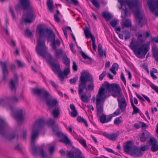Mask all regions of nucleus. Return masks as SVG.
Here are the masks:
<instances>
[{"instance_id": "f257e3e1", "label": "nucleus", "mask_w": 158, "mask_h": 158, "mask_svg": "<svg viewBox=\"0 0 158 158\" xmlns=\"http://www.w3.org/2000/svg\"><path fill=\"white\" fill-rule=\"evenodd\" d=\"M120 4L121 7L119 9H123L122 11L121 17L123 18L122 21V28L129 27L131 26V21L129 19L125 20V17L127 16L128 12L126 6L127 5L129 9L133 11L135 16L139 22V26L142 27L146 23V20L144 18V12L143 10H141L142 2L139 0H118Z\"/></svg>"}, {"instance_id": "f03ea898", "label": "nucleus", "mask_w": 158, "mask_h": 158, "mask_svg": "<svg viewBox=\"0 0 158 158\" xmlns=\"http://www.w3.org/2000/svg\"><path fill=\"white\" fill-rule=\"evenodd\" d=\"M37 30L39 34V38L37 42L36 51L39 55L44 57L46 53L47 48L43 38L44 37H47L49 40V38L50 37L55 39V36L52 31L50 29L39 27H38ZM60 44V42L59 40H55L54 39L52 44V49H56V46H59Z\"/></svg>"}, {"instance_id": "7ed1b4c3", "label": "nucleus", "mask_w": 158, "mask_h": 158, "mask_svg": "<svg viewBox=\"0 0 158 158\" xmlns=\"http://www.w3.org/2000/svg\"><path fill=\"white\" fill-rule=\"evenodd\" d=\"M45 124V121L43 119L36 120L32 126L31 134V151L34 156H39L42 158H47V155L42 148L35 146L34 143L38 136L39 131Z\"/></svg>"}, {"instance_id": "20e7f679", "label": "nucleus", "mask_w": 158, "mask_h": 158, "mask_svg": "<svg viewBox=\"0 0 158 158\" xmlns=\"http://www.w3.org/2000/svg\"><path fill=\"white\" fill-rule=\"evenodd\" d=\"M111 90L113 91L112 96L114 98L123 95L121 89L118 84H109L107 81H105L99 89L96 98L104 101L108 97L107 93Z\"/></svg>"}, {"instance_id": "39448f33", "label": "nucleus", "mask_w": 158, "mask_h": 158, "mask_svg": "<svg viewBox=\"0 0 158 158\" xmlns=\"http://www.w3.org/2000/svg\"><path fill=\"white\" fill-rule=\"evenodd\" d=\"M19 3L20 6L17 5L16 9L18 10L22 7L24 9L21 23L25 24L31 23L35 20L36 15L34 12L33 7L30 4V0H20Z\"/></svg>"}, {"instance_id": "423d86ee", "label": "nucleus", "mask_w": 158, "mask_h": 158, "mask_svg": "<svg viewBox=\"0 0 158 158\" xmlns=\"http://www.w3.org/2000/svg\"><path fill=\"white\" fill-rule=\"evenodd\" d=\"M93 77L88 71L83 72L80 77V82L79 85L78 93L81 100L84 102L87 103L89 102V97L85 94L83 93L86 82L87 81L91 82Z\"/></svg>"}, {"instance_id": "0eeeda50", "label": "nucleus", "mask_w": 158, "mask_h": 158, "mask_svg": "<svg viewBox=\"0 0 158 158\" xmlns=\"http://www.w3.org/2000/svg\"><path fill=\"white\" fill-rule=\"evenodd\" d=\"M34 94L39 97L42 100L45 101L47 105L50 107L57 106L58 101L56 99H51V96L44 88L33 89Z\"/></svg>"}, {"instance_id": "6e6552de", "label": "nucleus", "mask_w": 158, "mask_h": 158, "mask_svg": "<svg viewBox=\"0 0 158 158\" xmlns=\"http://www.w3.org/2000/svg\"><path fill=\"white\" fill-rule=\"evenodd\" d=\"M130 47L137 57L142 58L144 57L149 49V43L143 44L140 47L138 42L133 39Z\"/></svg>"}, {"instance_id": "1a4fd4ad", "label": "nucleus", "mask_w": 158, "mask_h": 158, "mask_svg": "<svg viewBox=\"0 0 158 158\" xmlns=\"http://www.w3.org/2000/svg\"><path fill=\"white\" fill-rule=\"evenodd\" d=\"M48 125L49 126L52 127H53V131L56 132V135L58 136H63V138L60 141L66 144H70L71 143L70 140L68 139L66 135H63V134L61 132L57 131L58 129L57 125H55V121L54 119L50 118L48 123Z\"/></svg>"}, {"instance_id": "9d476101", "label": "nucleus", "mask_w": 158, "mask_h": 158, "mask_svg": "<svg viewBox=\"0 0 158 158\" xmlns=\"http://www.w3.org/2000/svg\"><path fill=\"white\" fill-rule=\"evenodd\" d=\"M104 102V101L96 98V104L97 108V115L99 118L100 122L103 123H106V116L103 114Z\"/></svg>"}, {"instance_id": "9b49d317", "label": "nucleus", "mask_w": 158, "mask_h": 158, "mask_svg": "<svg viewBox=\"0 0 158 158\" xmlns=\"http://www.w3.org/2000/svg\"><path fill=\"white\" fill-rule=\"evenodd\" d=\"M6 106L7 109L10 110L11 115L16 119L21 121L24 119L25 112L22 109H19L16 110L14 107L10 105H6Z\"/></svg>"}, {"instance_id": "f8f14e48", "label": "nucleus", "mask_w": 158, "mask_h": 158, "mask_svg": "<svg viewBox=\"0 0 158 158\" xmlns=\"http://www.w3.org/2000/svg\"><path fill=\"white\" fill-rule=\"evenodd\" d=\"M147 4L151 11L158 16V0H149Z\"/></svg>"}, {"instance_id": "ddd939ff", "label": "nucleus", "mask_w": 158, "mask_h": 158, "mask_svg": "<svg viewBox=\"0 0 158 158\" xmlns=\"http://www.w3.org/2000/svg\"><path fill=\"white\" fill-rule=\"evenodd\" d=\"M74 154L76 155L75 158H85L81 151L76 148H74L73 151L68 152L66 155L69 158H74Z\"/></svg>"}, {"instance_id": "4468645a", "label": "nucleus", "mask_w": 158, "mask_h": 158, "mask_svg": "<svg viewBox=\"0 0 158 158\" xmlns=\"http://www.w3.org/2000/svg\"><path fill=\"white\" fill-rule=\"evenodd\" d=\"M117 100L118 102V106L122 112H124L126 110L127 105V101L123 95L118 97Z\"/></svg>"}, {"instance_id": "2eb2a0df", "label": "nucleus", "mask_w": 158, "mask_h": 158, "mask_svg": "<svg viewBox=\"0 0 158 158\" xmlns=\"http://www.w3.org/2000/svg\"><path fill=\"white\" fill-rule=\"evenodd\" d=\"M135 146L132 141H127L123 144L124 151L127 153H131Z\"/></svg>"}, {"instance_id": "dca6fc26", "label": "nucleus", "mask_w": 158, "mask_h": 158, "mask_svg": "<svg viewBox=\"0 0 158 158\" xmlns=\"http://www.w3.org/2000/svg\"><path fill=\"white\" fill-rule=\"evenodd\" d=\"M149 144L151 146V150L153 152H155L158 150V145L156 144L157 141L154 138H151Z\"/></svg>"}, {"instance_id": "f3484780", "label": "nucleus", "mask_w": 158, "mask_h": 158, "mask_svg": "<svg viewBox=\"0 0 158 158\" xmlns=\"http://www.w3.org/2000/svg\"><path fill=\"white\" fill-rule=\"evenodd\" d=\"M131 153L132 156L135 157H139L142 155L140 148L137 146L134 147V148Z\"/></svg>"}, {"instance_id": "a211bd4d", "label": "nucleus", "mask_w": 158, "mask_h": 158, "mask_svg": "<svg viewBox=\"0 0 158 158\" xmlns=\"http://www.w3.org/2000/svg\"><path fill=\"white\" fill-rule=\"evenodd\" d=\"M8 127L7 123L3 118H0V133L4 131Z\"/></svg>"}, {"instance_id": "6ab92c4d", "label": "nucleus", "mask_w": 158, "mask_h": 158, "mask_svg": "<svg viewBox=\"0 0 158 158\" xmlns=\"http://www.w3.org/2000/svg\"><path fill=\"white\" fill-rule=\"evenodd\" d=\"M18 81L17 76L16 75L15 76V78L14 80H11L9 86L12 91H15L16 86L18 84Z\"/></svg>"}, {"instance_id": "aec40b11", "label": "nucleus", "mask_w": 158, "mask_h": 158, "mask_svg": "<svg viewBox=\"0 0 158 158\" xmlns=\"http://www.w3.org/2000/svg\"><path fill=\"white\" fill-rule=\"evenodd\" d=\"M1 64L2 68L3 79L5 81L8 74V71L6 68V62H1Z\"/></svg>"}, {"instance_id": "412c9836", "label": "nucleus", "mask_w": 158, "mask_h": 158, "mask_svg": "<svg viewBox=\"0 0 158 158\" xmlns=\"http://www.w3.org/2000/svg\"><path fill=\"white\" fill-rule=\"evenodd\" d=\"M119 37L121 39L123 40L124 38L125 40H126L129 39L131 37L130 32L127 31H123V34H119L118 35Z\"/></svg>"}, {"instance_id": "4be33fe9", "label": "nucleus", "mask_w": 158, "mask_h": 158, "mask_svg": "<svg viewBox=\"0 0 158 158\" xmlns=\"http://www.w3.org/2000/svg\"><path fill=\"white\" fill-rule=\"evenodd\" d=\"M103 135L107 139L112 140H115L118 135V133L109 134L106 133H103Z\"/></svg>"}, {"instance_id": "5701e85b", "label": "nucleus", "mask_w": 158, "mask_h": 158, "mask_svg": "<svg viewBox=\"0 0 158 158\" xmlns=\"http://www.w3.org/2000/svg\"><path fill=\"white\" fill-rule=\"evenodd\" d=\"M55 50L54 55L56 58H60L62 56H64L65 55V53L64 52L62 49H59Z\"/></svg>"}, {"instance_id": "b1692460", "label": "nucleus", "mask_w": 158, "mask_h": 158, "mask_svg": "<svg viewBox=\"0 0 158 158\" xmlns=\"http://www.w3.org/2000/svg\"><path fill=\"white\" fill-rule=\"evenodd\" d=\"M150 133L148 132H143L140 135V140L142 141H144L146 139H148L150 137Z\"/></svg>"}, {"instance_id": "393cba45", "label": "nucleus", "mask_w": 158, "mask_h": 158, "mask_svg": "<svg viewBox=\"0 0 158 158\" xmlns=\"http://www.w3.org/2000/svg\"><path fill=\"white\" fill-rule=\"evenodd\" d=\"M84 33L85 35V37L87 39H89L90 38L92 40V39L94 38L95 39L94 36L91 34L89 29L87 28L84 30Z\"/></svg>"}, {"instance_id": "a878e982", "label": "nucleus", "mask_w": 158, "mask_h": 158, "mask_svg": "<svg viewBox=\"0 0 158 158\" xmlns=\"http://www.w3.org/2000/svg\"><path fill=\"white\" fill-rule=\"evenodd\" d=\"M69 2V0H66ZM47 3L48 9L49 11L52 12L53 11L54 7L53 5V2L52 0H48L47 1Z\"/></svg>"}, {"instance_id": "bb28decb", "label": "nucleus", "mask_w": 158, "mask_h": 158, "mask_svg": "<svg viewBox=\"0 0 158 158\" xmlns=\"http://www.w3.org/2000/svg\"><path fill=\"white\" fill-rule=\"evenodd\" d=\"M118 64L114 63L112 65V68L110 69V71L114 75H115L117 73L116 71L118 70Z\"/></svg>"}, {"instance_id": "cd10ccee", "label": "nucleus", "mask_w": 158, "mask_h": 158, "mask_svg": "<svg viewBox=\"0 0 158 158\" xmlns=\"http://www.w3.org/2000/svg\"><path fill=\"white\" fill-rule=\"evenodd\" d=\"M52 69L55 73H58L60 71V65L58 64H53L52 65Z\"/></svg>"}, {"instance_id": "c85d7f7f", "label": "nucleus", "mask_w": 158, "mask_h": 158, "mask_svg": "<svg viewBox=\"0 0 158 158\" xmlns=\"http://www.w3.org/2000/svg\"><path fill=\"white\" fill-rule=\"evenodd\" d=\"M77 120L79 123H83L86 127H88V125L87 121L84 118L81 116H78L77 118Z\"/></svg>"}, {"instance_id": "c756f323", "label": "nucleus", "mask_w": 158, "mask_h": 158, "mask_svg": "<svg viewBox=\"0 0 158 158\" xmlns=\"http://www.w3.org/2000/svg\"><path fill=\"white\" fill-rule=\"evenodd\" d=\"M60 107L57 106L56 108H55L52 111V114L54 118L57 117L60 114Z\"/></svg>"}, {"instance_id": "7c9ffc66", "label": "nucleus", "mask_w": 158, "mask_h": 158, "mask_svg": "<svg viewBox=\"0 0 158 158\" xmlns=\"http://www.w3.org/2000/svg\"><path fill=\"white\" fill-rule=\"evenodd\" d=\"M131 106L133 110V114H137L139 112V109L134 105L133 102L132 100H131Z\"/></svg>"}, {"instance_id": "2f4dec72", "label": "nucleus", "mask_w": 158, "mask_h": 158, "mask_svg": "<svg viewBox=\"0 0 158 158\" xmlns=\"http://www.w3.org/2000/svg\"><path fill=\"white\" fill-rule=\"evenodd\" d=\"M63 61L64 63L67 66H69L70 60L66 56H63Z\"/></svg>"}, {"instance_id": "473e14b6", "label": "nucleus", "mask_w": 158, "mask_h": 158, "mask_svg": "<svg viewBox=\"0 0 158 158\" xmlns=\"http://www.w3.org/2000/svg\"><path fill=\"white\" fill-rule=\"evenodd\" d=\"M102 15L104 18L107 20H110L111 18L110 14L107 12H104L102 13Z\"/></svg>"}, {"instance_id": "72a5a7b5", "label": "nucleus", "mask_w": 158, "mask_h": 158, "mask_svg": "<svg viewBox=\"0 0 158 158\" xmlns=\"http://www.w3.org/2000/svg\"><path fill=\"white\" fill-rule=\"evenodd\" d=\"M90 82L91 83L88 85L87 89L89 91H92L93 90L94 87V84L93 82V80L92 81Z\"/></svg>"}, {"instance_id": "f704fd0d", "label": "nucleus", "mask_w": 158, "mask_h": 158, "mask_svg": "<svg viewBox=\"0 0 158 158\" xmlns=\"http://www.w3.org/2000/svg\"><path fill=\"white\" fill-rule=\"evenodd\" d=\"M119 23V21L117 19H114L110 23V25L113 27H115Z\"/></svg>"}, {"instance_id": "c9c22d12", "label": "nucleus", "mask_w": 158, "mask_h": 158, "mask_svg": "<svg viewBox=\"0 0 158 158\" xmlns=\"http://www.w3.org/2000/svg\"><path fill=\"white\" fill-rule=\"evenodd\" d=\"M121 117H117L115 119L114 121V123L115 124L118 125L122 123L121 120Z\"/></svg>"}, {"instance_id": "e433bc0d", "label": "nucleus", "mask_w": 158, "mask_h": 158, "mask_svg": "<svg viewBox=\"0 0 158 158\" xmlns=\"http://www.w3.org/2000/svg\"><path fill=\"white\" fill-rule=\"evenodd\" d=\"M78 141L79 143L85 148H87V146L85 140L83 139H78Z\"/></svg>"}, {"instance_id": "4c0bfd02", "label": "nucleus", "mask_w": 158, "mask_h": 158, "mask_svg": "<svg viewBox=\"0 0 158 158\" xmlns=\"http://www.w3.org/2000/svg\"><path fill=\"white\" fill-rule=\"evenodd\" d=\"M99 56L100 57H102L103 56L106 57V52L105 50H101L98 51Z\"/></svg>"}, {"instance_id": "58836bf2", "label": "nucleus", "mask_w": 158, "mask_h": 158, "mask_svg": "<svg viewBox=\"0 0 158 158\" xmlns=\"http://www.w3.org/2000/svg\"><path fill=\"white\" fill-rule=\"evenodd\" d=\"M66 30H70V31H71V32H72V31L71 28H70V27H66L65 28V30L64 28L63 29V30L64 32V35L65 36V37H66V38H67L68 35H67V32L66 31Z\"/></svg>"}, {"instance_id": "ea45409f", "label": "nucleus", "mask_w": 158, "mask_h": 158, "mask_svg": "<svg viewBox=\"0 0 158 158\" xmlns=\"http://www.w3.org/2000/svg\"><path fill=\"white\" fill-rule=\"evenodd\" d=\"M120 109L118 108L112 114L113 116L115 117L119 115L120 114Z\"/></svg>"}, {"instance_id": "a19ab883", "label": "nucleus", "mask_w": 158, "mask_h": 158, "mask_svg": "<svg viewBox=\"0 0 158 158\" xmlns=\"http://www.w3.org/2000/svg\"><path fill=\"white\" fill-rule=\"evenodd\" d=\"M149 148V146L148 145H145L143 146H142L140 148V150H141V152L146 151Z\"/></svg>"}, {"instance_id": "79ce46f5", "label": "nucleus", "mask_w": 158, "mask_h": 158, "mask_svg": "<svg viewBox=\"0 0 158 158\" xmlns=\"http://www.w3.org/2000/svg\"><path fill=\"white\" fill-rule=\"evenodd\" d=\"M77 112L76 110H72V111L70 113L71 116L73 117H75L77 115Z\"/></svg>"}, {"instance_id": "37998d69", "label": "nucleus", "mask_w": 158, "mask_h": 158, "mask_svg": "<svg viewBox=\"0 0 158 158\" xmlns=\"http://www.w3.org/2000/svg\"><path fill=\"white\" fill-rule=\"evenodd\" d=\"M106 74V71H103L101 74L99 76V79L100 81H102L103 78L105 76Z\"/></svg>"}, {"instance_id": "c03bdc74", "label": "nucleus", "mask_w": 158, "mask_h": 158, "mask_svg": "<svg viewBox=\"0 0 158 158\" xmlns=\"http://www.w3.org/2000/svg\"><path fill=\"white\" fill-rule=\"evenodd\" d=\"M113 117L112 114L107 115L106 117V123L110 121Z\"/></svg>"}, {"instance_id": "a18cd8bd", "label": "nucleus", "mask_w": 158, "mask_h": 158, "mask_svg": "<svg viewBox=\"0 0 158 158\" xmlns=\"http://www.w3.org/2000/svg\"><path fill=\"white\" fill-rule=\"evenodd\" d=\"M81 54L82 57L85 59H89V60H91V59L87 55L85 54L83 52L81 51Z\"/></svg>"}, {"instance_id": "49530a36", "label": "nucleus", "mask_w": 158, "mask_h": 158, "mask_svg": "<svg viewBox=\"0 0 158 158\" xmlns=\"http://www.w3.org/2000/svg\"><path fill=\"white\" fill-rule=\"evenodd\" d=\"M121 79L123 81L125 85H126V81L125 77L124 74L122 72L121 74Z\"/></svg>"}, {"instance_id": "de8ad7c7", "label": "nucleus", "mask_w": 158, "mask_h": 158, "mask_svg": "<svg viewBox=\"0 0 158 158\" xmlns=\"http://www.w3.org/2000/svg\"><path fill=\"white\" fill-rule=\"evenodd\" d=\"M9 101L13 102H16L19 101L18 99L16 96L12 97L9 99Z\"/></svg>"}, {"instance_id": "09e8293b", "label": "nucleus", "mask_w": 158, "mask_h": 158, "mask_svg": "<svg viewBox=\"0 0 158 158\" xmlns=\"http://www.w3.org/2000/svg\"><path fill=\"white\" fill-rule=\"evenodd\" d=\"M67 68L64 71V75H67L70 72L69 66H67Z\"/></svg>"}, {"instance_id": "8fccbe9b", "label": "nucleus", "mask_w": 158, "mask_h": 158, "mask_svg": "<svg viewBox=\"0 0 158 158\" xmlns=\"http://www.w3.org/2000/svg\"><path fill=\"white\" fill-rule=\"evenodd\" d=\"M92 47L93 50L94 51H95L96 46L95 44V39L93 38V39H92Z\"/></svg>"}, {"instance_id": "3c124183", "label": "nucleus", "mask_w": 158, "mask_h": 158, "mask_svg": "<svg viewBox=\"0 0 158 158\" xmlns=\"http://www.w3.org/2000/svg\"><path fill=\"white\" fill-rule=\"evenodd\" d=\"M50 82L52 86L55 89H56L58 88V85L55 82L51 80L50 81Z\"/></svg>"}, {"instance_id": "603ef678", "label": "nucleus", "mask_w": 158, "mask_h": 158, "mask_svg": "<svg viewBox=\"0 0 158 158\" xmlns=\"http://www.w3.org/2000/svg\"><path fill=\"white\" fill-rule=\"evenodd\" d=\"M153 55L156 60L158 62V50L153 52Z\"/></svg>"}, {"instance_id": "864d4df0", "label": "nucleus", "mask_w": 158, "mask_h": 158, "mask_svg": "<svg viewBox=\"0 0 158 158\" xmlns=\"http://www.w3.org/2000/svg\"><path fill=\"white\" fill-rule=\"evenodd\" d=\"M104 148L108 152H110V153H114V154H117L116 153V152H115L114 151V150H113L112 149L110 148H106L104 147Z\"/></svg>"}, {"instance_id": "5fc2aeb1", "label": "nucleus", "mask_w": 158, "mask_h": 158, "mask_svg": "<svg viewBox=\"0 0 158 158\" xmlns=\"http://www.w3.org/2000/svg\"><path fill=\"white\" fill-rule=\"evenodd\" d=\"M125 71L127 73V74L128 76V79L131 80L132 77L131 74L130 72L127 69H125Z\"/></svg>"}, {"instance_id": "6e6d98bb", "label": "nucleus", "mask_w": 158, "mask_h": 158, "mask_svg": "<svg viewBox=\"0 0 158 158\" xmlns=\"http://www.w3.org/2000/svg\"><path fill=\"white\" fill-rule=\"evenodd\" d=\"M25 34L26 36L30 37L32 35V33L28 29H27L25 31Z\"/></svg>"}, {"instance_id": "4d7b16f0", "label": "nucleus", "mask_w": 158, "mask_h": 158, "mask_svg": "<svg viewBox=\"0 0 158 158\" xmlns=\"http://www.w3.org/2000/svg\"><path fill=\"white\" fill-rule=\"evenodd\" d=\"M94 6H95L97 8H99L100 7V5L99 3L97 2V0L94 1L92 3Z\"/></svg>"}, {"instance_id": "13d9d810", "label": "nucleus", "mask_w": 158, "mask_h": 158, "mask_svg": "<svg viewBox=\"0 0 158 158\" xmlns=\"http://www.w3.org/2000/svg\"><path fill=\"white\" fill-rule=\"evenodd\" d=\"M58 77H59L61 80H63L64 79V73H63L62 72L60 71L59 73H58Z\"/></svg>"}, {"instance_id": "bf43d9fd", "label": "nucleus", "mask_w": 158, "mask_h": 158, "mask_svg": "<svg viewBox=\"0 0 158 158\" xmlns=\"http://www.w3.org/2000/svg\"><path fill=\"white\" fill-rule=\"evenodd\" d=\"M17 62L19 67H23L24 65V64L22 63L20 60H17Z\"/></svg>"}, {"instance_id": "052dcab7", "label": "nucleus", "mask_w": 158, "mask_h": 158, "mask_svg": "<svg viewBox=\"0 0 158 158\" xmlns=\"http://www.w3.org/2000/svg\"><path fill=\"white\" fill-rule=\"evenodd\" d=\"M72 128L73 126L72 125H71L68 127H66V129L69 130L71 134H72L73 132L74 133H75V131H73Z\"/></svg>"}, {"instance_id": "680f3d73", "label": "nucleus", "mask_w": 158, "mask_h": 158, "mask_svg": "<svg viewBox=\"0 0 158 158\" xmlns=\"http://www.w3.org/2000/svg\"><path fill=\"white\" fill-rule=\"evenodd\" d=\"M151 87L157 93H158V86H157L154 85H153L151 86Z\"/></svg>"}, {"instance_id": "e2e57ef3", "label": "nucleus", "mask_w": 158, "mask_h": 158, "mask_svg": "<svg viewBox=\"0 0 158 158\" xmlns=\"http://www.w3.org/2000/svg\"><path fill=\"white\" fill-rule=\"evenodd\" d=\"M136 36L137 37L138 39L139 40H141L142 35V34L140 33H137L135 34Z\"/></svg>"}, {"instance_id": "0e129e2a", "label": "nucleus", "mask_w": 158, "mask_h": 158, "mask_svg": "<svg viewBox=\"0 0 158 158\" xmlns=\"http://www.w3.org/2000/svg\"><path fill=\"white\" fill-rule=\"evenodd\" d=\"M54 18L55 21L57 23L59 22L60 21V19L59 17L57 15V14H55L54 15Z\"/></svg>"}, {"instance_id": "69168bd1", "label": "nucleus", "mask_w": 158, "mask_h": 158, "mask_svg": "<svg viewBox=\"0 0 158 158\" xmlns=\"http://www.w3.org/2000/svg\"><path fill=\"white\" fill-rule=\"evenodd\" d=\"M54 150V147L52 146L50 147L49 149V152L50 154L53 153Z\"/></svg>"}, {"instance_id": "338daca9", "label": "nucleus", "mask_w": 158, "mask_h": 158, "mask_svg": "<svg viewBox=\"0 0 158 158\" xmlns=\"http://www.w3.org/2000/svg\"><path fill=\"white\" fill-rule=\"evenodd\" d=\"M15 148L17 150L21 151L22 150L23 148L22 146L19 145H18L16 146Z\"/></svg>"}, {"instance_id": "774afa93", "label": "nucleus", "mask_w": 158, "mask_h": 158, "mask_svg": "<svg viewBox=\"0 0 158 158\" xmlns=\"http://www.w3.org/2000/svg\"><path fill=\"white\" fill-rule=\"evenodd\" d=\"M142 96L148 103L151 102V100L148 97L144 94H142Z\"/></svg>"}]
</instances>
